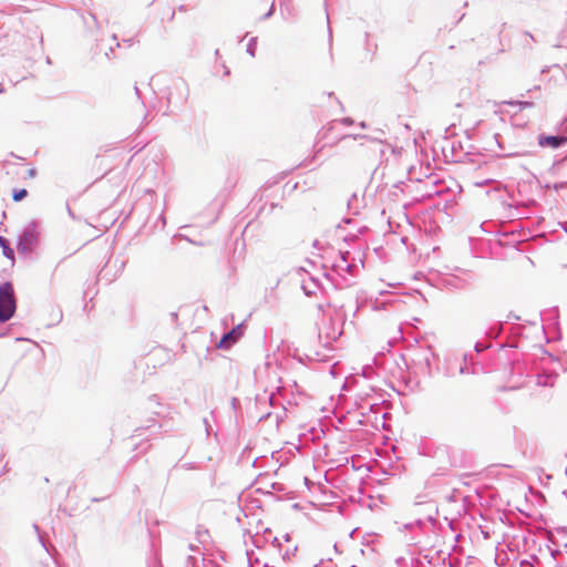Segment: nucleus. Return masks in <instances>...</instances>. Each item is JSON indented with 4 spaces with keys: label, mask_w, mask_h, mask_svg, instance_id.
<instances>
[{
    "label": "nucleus",
    "mask_w": 567,
    "mask_h": 567,
    "mask_svg": "<svg viewBox=\"0 0 567 567\" xmlns=\"http://www.w3.org/2000/svg\"><path fill=\"white\" fill-rule=\"evenodd\" d=\"M424 505L426 507V519H415L412 523H408L404 525V529L414 530L415 528L417 532L412 535V537L409 539L410 545H417L421 543L422 536L424 535L423 528L426 526V522L434 523L435 516L437 514V509L433 502H416L415 506Z\"/></svg>",
    "instance_id": "1"
},
{
    "label": "nucleus",
    "mask_w": 567,
    "mask_h": 567,
    "mask_svg": "<svg viewBox=\"0 0 567 567\" xmlns=\"http://www.w3.org/2000/svg\"><path fill=\"white\" fill-rule=\"evenodd\" d=\"M17 309L13 285L10 281L0 285V322L9 321Z\"/></svg>",
    "instance_id": "2"
},
{
    "label": "nucleus",
    "mask_w": 567,
    "mask_h": 567,
    "mask_svg": "<svg viewBox=\"0 0 567 567\" xmlns=\"http://www.w3.org/2000/svg\"><path fill=\"white\" fill-rule=\"evenodd\" d=\"M40 237V223L32 220L29 223L18 238L17 248L21 254H30L37 246Z\"/></svg>",
    "instance_id": "3"
},
{
    "label": "nucleus",
    "mask_w": 567,
    "mask_h": 567,
    "mask_svg": "<svg viewBox=\"0 0 567 567\" xmlns=\"http://www.w3.org/2000/svg\"><path fill=\"white\" fill-rule=\"evenodd\" d=\"M134 40H135V38H123L122 42H120L118 38H100L95 45V49H96L95 54L97 52L99 53L103 52L107 59L118 58L122 54H116L115 49L122 50V49L131 48L135 43Z\"/></svg>",
    "instance_id": "4"
},
{
    "label": "nucleus",
    "mask_w": 567,
    "mask_h": 567,
    "mask_svg": "<svg viewBox=\"0 0 567 567\" xmlns=\"http://www.w3.org/2000/svg\"><path fill=\"white\" fill-rule=\"evenodd\" d=\"M189 87L187 82L182 79H175L168 86L167 103L175 109H182L188 100Z\"/></svg>",
    "instance_id": "5"
},
{
    "label": "nucleus",
    "mask_w": 567,
    "mask_h": 567,
    "mask_svg": "<svg viewBox=\"0 0 567 567\" xmlns=\"http://www.w3.org/2000/svg\"><path fill=\"white\" fill-rule=\"evenodd\" d=\"M412 355V361L417 369L424 374H431L432 362L436 358L432 349L430 347L417 348L413 351Z\"/></svg>",
    "instance_id": "6"
},
{
    "label": "nucleus",
    "mask_w": 567,
    "mask_h": 567,
    "mask_svg": "<svg viewBox=\"0 0 567 567\" xmlns=\"http://www.w3.org/2000/svg\"><path fill=\"white\" fill-rule=\"evenodd\" d=\"M537 144L542 148L556 151L567 145V136L564 134L548 135L540 133L537 136Z\"/></svg>",
    "instance_id": "7"
},
{
    "label": "nucleus",
    "mask_w": 567,
    "mask_h": 567,
    "mask_svg": "<svg viewBox=\"0 0 567 567\" xmlns=\"http://www.w3.org/2000/svg\"><path fill=\"white\" fill-rule=\"evenodd\" d=\"M245 330H246L245 323H239V324L235 326L231 330L224 333V336L219 340L217 347L219 349H224V350L229 349L244 336Z\"/></svg>",
    "instance_id": "8"
},
{
    "label": "nucleus",
    "mask_w": 567,
    "mask_h": 567,
    "mask_svg": "<svg viewBox=\"0 0 567 567\" xmlns=\"http://www.w3.org/2000/svg\"><path fill=\"white\" fill-rule=\"evenodd\" d=\"M347 138H353V140L364 138V140H368L371 143L372 150L374 152H378L381 155L384 154V144H383V140H382L381 136L369 137L368 135H343L341 137L342 141L347 140Z\"/></svg>",
    "instance_id": "9"
},
{
    "label": "nucleus",
    "mask_w": 567,
    "mask_h": 567,
    "mask_svg": "<svg viewBox=\"0 0 567 567\" xmlns=\"http://www.w3.org/2000/svg\"><path fill=\"white\" fill-rule=\"evenodd\" d=\"M558 377L555 372H543L535 375L536 384L540 386H553L556 378Z\"/></svg>",
    "instance_id": "10"
},
{
    "label": "nucleus",
    "mask_w": 567,
    "mask_h": 567,
    "mask_svg": "<svg viewBox=\"0 0 567 567\" xmlns=\"http://www.w3.org/2000/svg\"><path fill=\"white\" fill-rule=\"evenodd\" d=\"M245 38L237 40L236 45L238 51L245 50L250 56H255L257 48V38H250L249 41L244 44Z\"/></svg>",
    "instance_id": "11"
},
{
    "label": "nucleus",
    "mask_w": 567,
    "mask_h": 567,
    "mask_svg": "<svg viewBox=\"0 0 567 567\" xmlns=\"http://www.w3.org/2000/svg\"><path fill=\"white\" fill-rule=\"evenodd\" d=\"M494 138L499 147L501 151H503L502 154H499L501 157H515V156H522L523 153L519 152H506V148L503 145V137L499 134H494Z\"/></svg>",
    "instance_id": "12"
},
{
    "label": "nucleus",
    "mask_w": 567,
    "mask_h": 567,
    "mask_svg": "<svg viewBox=\"0 0 567 567\" xmlns=\"http://www.w3.org/2000/svg\"><path fill=\"white\" fill-rule=\"evenodd\" d=\"M0 247L4 257L11 260L14 259V250L11 248L9 240L3 236H0Z\"/></svg>",
    "instance_id": "13"
},
{
    "label": "nucleus",
    "mask_w": 567,
    "mask_h": 567,
    "mask_svg": "<svg viewBox=\"0 0 567 567\" xmlns=\"http://www.w3.org/2000/svg\"><path fill=\"white\" fill-rule=\"evenodd\" d=\"M503 329H504V324L502 322H498V323L491 326L486 330L485 334L488 339H496L502 334Z\"/></svg>",
    "instance_id": "14"
},
{
    "label": "nucleus",
    "mask_w": 567,
    "mask_h": 567,
    "mask_svg": "<svg viewBox=\"0 0 567 567\" xmlns=\"http://www.w3.org/2000/svg\"><path fill=\"white\" fill-rule=\"evenodd\" d=\"M333 269L339 271V272L346 271V272H348L350 275H353L355 269H357V265L351 264L350 261L346 262V265L334 264L333 265Z\"/></svg>",
    "instance_id": "15"
},
{
    "label": "nucleus",
    "mask_w": 567,
    "mask_h": 567,
    "mask_svg": "<svg viewBox=\"0 0 567 567\" xmlns=\"http://www.w3.org/2000/svg\"><path fill=\"white\" fill-rule=\"evenodd\" d=\"M319 288V282L315 279L311 280V284H303L302 290L305 295L312 296L316 293V289Z\"/></svg>",
    "instance_id": "16"
},
{
    "label": "nucleus",
    "mask_w": 567,
    "mask_h": 567,
    "mask_svg": "<svg viewBox=\"0 0 567 567\" xmlns=\"http://www.w3.org/2000/svg\"><path fill=\"white\" fill-rule=\"evenodd\" d=\"M485 40L488 41L487 45L493 48L494 51L502 52L504 50L503 49V43L501 41V38L493 37V38H485Z\"/></svg>",
    "instance_id": "17"
},
{
    "label": "nucleus",
    "mask_w": 567,
    "mask_h": 567,
    "mask_svg": "<svg viewBox=\"0 0 567 567\" xmlns=\"http://www.w3.org/2000/svg\"><path fill=\"white\" fill-rule=\"evenodd\" d=\"M27 196H28V190L25 188L13 189L12 199L14 202H20L23 198H25Z\"/></svg>",
    "instance_id": "18"
},
{
    "label": "nucleus",
    "mask_w": 567,
    "mask_h": 567,
    "mask_svg": "<svg viewBox=\"0 0 567 567\" xmlns=\"http://www.w3.org/2000/svg\"><path fill=\"white\" fill-rule=\"evenodd\" d=\"M460 374H476L477 370L475 365H468L467 363L463 362V364L458 369Z\"/></svg>",
    "instance_id": "19"
},
{
    "label": "nucleus",
    "mask_w": 567,
    "mask_h": 567,
    "mask_svg": "<svg viewBox=\"0 0 567 567\" xmlns=\"http://www.w3.org/2000/svg\"><path fill=\"white\" fill-rule=\"evenodd\" d=\"M488 348H491V343H482L480 341H477L474 346V350L476 353H481L484 350H487Z\"/></svg>",
    "instance_id": "20"
},
{
    "label": "nucleus",
    "mask_w": 567,
    "mask_h": 567,
    "mask_svg": "<svg viewBox=\"0 0 567 567\" xmlns=\"http://www.w3.org/2000/svg\"><path fill=\"white\" fill-rule=\"evenodd\" d=\"M364 43H365V50H367V54H365L364 59H368L370 53H372L377 49V44H372L369 41V39H365Z\"/></svg>",
    "instance_id": "21"
},
{
    "label": "nucleus",
    "mask_w": 567,
    "mask_h": 567,
    "mask_svg": "<svg viewBox=\"0 0 567 567\" xmlns=\"http://www.w3.org/2000/svg\"><path fill=\"white\" fill-rule=\"evenodd\" d=\"M463 362L467 363L468 365H476V361L473 353H464Z\"/></svg>",
    "instance_id": "22"
},
{
    "label": "nucleus",
    "mask_w": 567,
    "mask_h": 567,
    "mask_svg": "<svg viewBox=\"0 0 567 567\" xmlns=\"http://www.w3.org/2000/svg\"><path fill=\"white\" fill-rule=\"evenodd\" d=\"M350 261V252L349 251H340V260L336 264L346 265V262Z\"/></svg>",
    "instance_id": "23"
},
{
    "label": "nucleus",
    "mask_w": 567,
    "mask_h": 567,
    "mask_svg": "<svg viewBox=\"0 0 567 567\" xmlns=\"http://www.w3.org/2000/svg\"><path fill=\"white\" fill-rule=\"evenodd\" d=\"M357 202H358V196H357V194H353V195L351 196V198L348 200V206H349V208H350V209H353V213H354V214H358V207H357V206H355V207L353 206V205H354V203H357Z\"/></svg>",
    "instance_id": "24"
},
{
    "label": "nucleus",
    "mask_w": 567,
    "mask_h": 567,
    "mask_svg": "<svg viewBox=\"0 0 567 567\" xmlns=\"http://www.w3.org/2000/svg\"><path fill=\"white\" fill-rule=\"evenodd\" d=\"M186 567H197V558L195 556H188Z\"/></svg>",
    "instance_id": "25"
},
{
    "label": "nucleus",
    "mask_w": 567,
    "mask_h": 567,
    "mask_svg": "<svg viewBox=\"0 0 567 567\" xmlns=\"http://www.w3.org/2000/svg\"><path fill=\"white\" fill-rule=\"evenodd\" d=\"M340 122L344 125H352L354 123L353 118L351 117H343L342 120H340Z\"/></svg>",
    "instance_id": "26"
},
{
    "label": "nucleus",
    "mask_w": 567,
    "mask_h": 567,
    "mask_svg": "<svg viewBox=\"0 0 567 567\" xmlns=\"http://www.w3.org/2000/svg\"><path fill=\"white\" fill-rule=\"evenodd\" d=\"M181 467L184 468V470H193V468H195L194 464H192V463H184V464L181 465Z\"/></svg>",
    "instance_id": "27"
},
{
    "label": "nucleus",
    "mask_w": 567,
    "mask_h": 567,
    "mask_svg": "<svg viewBox=\"0 0 567 567\" xmlns=\"http://www.w3.org/2000/svg\"><path fill=\"white\" fill-rule=\"evenodd\" d=\"M220 68L223 69L224 76H228L230 73L229 69L224 63L220 65Z\"/></svg>",
    "instance_id": "28"
},
{
    "label": "nucleus",
    "mask_w": 567,
    "mask_h": 567,
    "mask_svg": "<svg viewBox=\"0 0 567 567\" xmlns=\"http://www.w3.org/2000/svg\"><path fill=\"white\" fill-rule=\"evenodd\" d=\"M489 182H492V181H491V179H486V181H484V182H482V183H476V185L482 186V185H486V184H488Z\"/></svg>",
    "instance_id": "29"
},
{
    "label": "nucleus",
    "mask_w": 567,
    "mask_h": 567,
    "mask_svg": "<svg viewBox=\"0 0 567 567\" xmlns=\"http://www.w3.org/2000/svg\"><path fill=\"white\" fill-rule=\"evenodd\" d=\"M204 423L206 425L207 433H209V423H208V421L206 419H204Z\"/></svg>",
    "instance_id": "30"
},
{
    "label": "nucleus",
    "mask_w": 567,
    "mask_h": 567,
    "mask_svg": "<svg viewBox=\"0 0 567 567\" xmlns=\"http://www.w3.org/2000/svg\"><path fill=\"white\" fill-rule=\"evenodd\" d=\"M189 549H190L192 551H195V550H198V547H195L194 545H192V544H190V545H189Z\"/></svg>",
    "instance_id": "31"
},
{
    "label": "nucleus",
    "mask_w": 567,
    "mask_h": 567,
    "mask_svg": "<svg viewBox=\"0 0 567 567\" xmlns=\"http://www.w3.org/2000/svg\"><path fill=\"white\" fill-rule=\"evenodd\" d=\"M359 126H360L361 128H365V127H367V124H365V122H360V123H359Z\"/></svg>",
    "instance_id": "32"
},
{
    "label": "nucleus",
    "mask_w": 567,
    "mask_h": 567,
    "mask_svg": "<svg viewBox=\"0 0 567 567\" xmlns=\"http://www.w3.org/2000/svg\"><path fill=\"white\" fill-rule=\"evenodd\" d=\"M327 338H331V339H336V334L333 333L332 336L330 333H327Z\"/></svg>",
    "instance_id": "33"
},
{
    "label": "nucleus",
    "mask_w": 567,
    "mask_h": 567,
    "mask_svg": "<svg viewBox=\"0 0 567 567\" xmlns=\"http://www.w3.org/2000/svg\"><path fill=\"white\" fill-rule=\"evenodd\" d=\"M39 539H40L41 544L43 545V547H45V544H44V542H43V538H42V536H41L40 534H39Z\"/></svg>",
    "instance_id": "34"
},
{
    "label": "nucleus",
    "mask_w": 567,
    "mask_h": 567,
    "mask_svg": "<svg viewBox=\"0 0 567 567\" xmlns=\"http://www.w3.org/2000/svg\"><path fill=\"white\" fill-rule=\"evenodd\" d=\"M171 316H172L173 320H175L177 318V313H175V312H172Z\"/></svg>",
    "instance_id": "35"
},
{
    "label": "nucleus",
    "mask_w": 567,
    "mask_h": 567,
    "mask_svg": "<svg viewBox=\"0 0 567 567\" xmlns=\"http://www.w3.org/2000/svg\"><path fill=\"white\" fill-rule=\"evenodd\" d=\"M134 89H135L136 95L140 97V89L137 86H135Z\"/></svg>",
    "instance_id": "36"
},
{
    "label": "nucleus",
    "mask_w": 567,
    "mask_h": 567,
    "mask_svg": "<svg viewBox=\"0 0 567 567\" xmlns=\"http://www.w3.org/2000/svg\"><path fill=\"white\" fill-rule=\"evenodd\" d=\"M522 104H523L524 106H530V105H532V103H530V102H524V103H522Z\"/></svg>",
    "instance_id": "37"
},
{
    "label": "nucleus",
    "mask_w": 567,
    "mask_h": 567,
    "mask_svg": "<svg viewBox=\"0 0 567 567\" xmlns=\"http://www.w3.org/2000/svg\"><path fill=\"white\" fill-rule=\"evenodd\" d=\"M34 529L37 530V533L39 534V527L38 525H33Z\"/></svg>",
    "instance_id": "38"
},
{
    "label": "nucleus",
    "mask_w": 567,
    "mask_h": 567,
    "mask_svg": "<svg viewBox=\"0 0 567 567\" xmlns=\"http://www.w3.org/2000/svg\"><path fill=\"white\" fill-rule=\"evenodd\" d=\"M495 53H497V52L495 51ZM491 55H494V52H491V54H487V58H491Z\"/></svg>",
    "instance_id": "39"
},
{
    "label": "nucleus",
    "mask_w": 567,
    "mask_h": 567,
    "mask_svg": "<svg viewBox=\"0 0 567 567\" xmlns=\"http://www.w3.org/2000/svg\"><path fill=\"white\" fill-rule=\"evenodd\" d=\"M495 53H497V52L495 51ZM491 55H494V52H491V54H487V58H491Z\"/></svg>",
    "instance_id": "40"
},
{
    "label": "nucleus",
    "mask_w": 567,
    "mask_h": 567,
    "mask_svg": "<svg viewBox=\"0 0 567 567\" xmlns=\"http://www.w3.org/2000/svg\"><path fill=\"white\" fill-rule=\"evenodd\" d=\"M58 317H59V320H61V318H62V312L61 311L59 312Z\"/></svg>",
    "instance_id": "41"
}]
</instances>
